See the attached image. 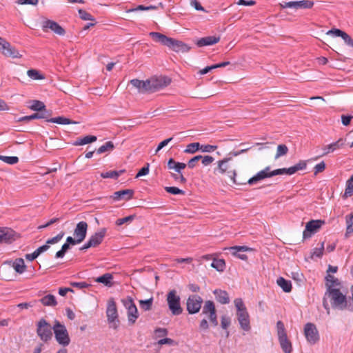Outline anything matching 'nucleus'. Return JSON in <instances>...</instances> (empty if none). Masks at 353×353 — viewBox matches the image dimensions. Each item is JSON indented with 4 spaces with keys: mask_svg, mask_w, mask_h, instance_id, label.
<instances>
[{
    "mask_svg": "<svg viewBox=\"0 0 353 353\" xmlns=\"http://www.w3.org/2000/svg\"><path fill=\"white\" fill-rule=\"evenodd\" d=\"M351 293L352 296L347 299L346 294L341 292L340 289L329 286L323 298V306L327 313L330 314V306L334 309L353 312V285L351 287Z\"/></svg>",
    "mask_w": 353,
    "mask_h": 353,
    "instance_id": "f257e3e1",
    "label": "nucleus"
},
{
    "mask_svg": "<svg viewBox=\"0 0 353 353\" xmlns=\"http://www.w3.org/2000/svg\"><path fill=\"white\" fill-rule=\"evenodd\" d=\"M325 279L326 290H328L329 286H330L332 288H336L335 287L341 285L339 280L330 274L326 275Z\"/></svg>",
    "mask_w": 353,
    "mask_h": 353,
    "instance_id": "c85d7f7f",
    "label": "nucleus"
},
{
    "mask_svg": "<svg viewBox=\"0 0 353 353\" xmlns=\"http://www.w3.org/2000/svg\"><path fill=\"white\" fill-rule=\"evenodd\" d=\"M3 54L7 57H11L13 59L21 58L22 57V54H21L19 50L14 46L9 48L8 51H6V52H3Z\"/></svg>",
    "mask_w": 353,
    "mask_h": 353,
    "instance_id": "a19ab883",
    "label": "nucleus"
},
{
    "mask_svg": "<svg viewBox=\"0 0 353 353\" xmlns=\"http://www.w3.org/2000/svg\"><path fill=\"white\" fill-rule=\"evenodd\" d=\"M70 246L67 243H65L61 246V250L56 252L55 258H63L65 256V253L70 250Z\"/></svg>",
    "mask_w": 353,
    "mask_h": 353,
    "instance_id": "09e8293b",
    "label": "nucleus"
},
{
    "mask_svg": "<svg viewBox=\"0 0 353 353\" xmlns=\"http://www.w3.org/2000/svg\"><path fill=\"white\" fill-rule=\"evenodd\" d=\"M234 303L236 308V314L241 328L245 332L250 331L251 329L250 315L242 299H235Z\"/></svg>",
    "mask_w": 353,
    "mask_h": 353,
    "instance_id": "7ed1b4c3",
    "label": "nucleus"
},
{
    "mask_svg": "<svg viewBox=\"0 0 353 353\" xmlns=\"http://www.w3.org/2000/svg\"><path fill=\"white\" fill-rule=\"evenodd\" d=\"M12 268L16 271V272L19 274H22L25 272L26 269V265H25L24 261L21 258H18L14 260L12 263Z\"/></svg>",
    "mask_w": 353,
    "mask_h": 353,
    "instance_id": "c756f323",
    "label": "nucleus"
},
{
    "mask_svg": "<svg viewBox=\"0 0 353 353\" xmlns=\"http://www.w3.org/2000/svg\"><path fill=\"white\" fill-rule=\"evenodd\" d=\"M271 172L272 171H270V167L268 166L263 170L256 173V174L251 177L250 179H248L246 183H248L249 185H254L263 179H265L266 178H270V176H261L260 175L262 172H264L266 174H270V172Z\"/></svg>",
    "mask_w": 353,
    "mask_h": 353,
    "instance_id": "a878e982",
    "label": "nucleus"
},
{
    "mask_svg": "<svg viewBox=\"0 0 353 353\" xmlns=\"http://www.w3.org/2000/svg\"><path fill=\"white\" fill-rule=\"evenodd\" d=\"M79 17L84 21H95L94 17L91 14H90L89 12H88L87 11H85L84 10L79 9Z\"/></svg>",
    "mask_w": 353,
    "mask_h": 353,
    "instance_id": "8fccbe9b",
    "label": "nucleus"
},
{
    "mask_svg": "<svg viewBox=\"0 0 353 353\" xmlns=\"http://www.w3.org/2000/svg\"><path fill=\"white\" fill-rule=\"evenodd\" d=\"M106 314L108 318V321L109 323H114L113 327L114 329H117L118 324L115 323V321L117 320V322H119L118 319V313H117V305L113 298H111L108 301V307L106 310Z\"/></svg>",
    "mask_w": 353,
    "mask_h": 353,
    "instance_id": "4468645a",
    "label": "nucleus"
},
{
    "mask_svg": "<svg viewBox=\"0 0 353 353\" xmlns=\"http://www.w3.org/2000/svg\"><path fill=\"white\" fill-rule=\"evenodd\" d=\"M149 35L155 42L165 46L176 52L185 53L189 52L191 49L190 46L182 41L168 37L160 32H151Z\"/></svg>",
    "mask_w": 353,
    "mask_h": 353,
    "instance_id": "f03ea898",
    "label": "nucleus"
},
{
    "mask_svg": "<svg viewBox=\"0 0 353 353\" xmlns=\"http://www.w3.org/2000/svg\"><path fill=\"white\" fill-rule=\"evenodd\" d=\"M39 114L37 112L34 113L31 115L24 116L17 119V122H29L33 119H39Z\"/></svg>",
    "mask_w": 353,
    "mask_h": 353,
    "instance_id": "4d7b16f0",
    "label": "nucleus"
},
{
    "mask_svg": "<svg viewBox=\"0 0 353 353\" xmlns=\"http://www.w3.org/2000/svg\"><path fill=\"white\" fill-rule=\"evenodd\" d=\"M345 32L340 30V29H337V28H333V29H331L330 30L327 31V34H332V35H334L335 37H340L342 38L343 35L344 34Z\"/></svg>",
    "mask_w": 353,
    "mask_h": 353,
    "instance_id": "338daca9",
    "label": "nucleus"
},
{
    "mask_svg": "<svg viewBox=\"0 0 353 353\" xmlns=\"http://www.w3.org/2000/svg\"><path fill=\"white\" fill-rule=\"evenodd\" d=\"M117 170H110L108 172L101 173V176L103 179L111 178V179H117L118 178H117Z\"/></svg>",
    "mask_w": 353,
    "mask_h": 353,
    "instance_id": "052dcab7",
    "label": "nucleus"
},
{
    "mask_svg": "<svg viewBox=\"0 0 353 353\" xmlns=\"http://www.w3.org/2000/svg\"><path fill=\"white\" fill-rule=\"evenodd\" d=\"M134 191L132 189H125L117 191L110 196V199L114 201L125 200L129 201L133 198Z\"/></svg>",
    "mask_w": 353,
    "mask_h": 353,
    "instance_id": "6ab92c4d",
    "label": "nucleus"
},
{
    "mask_svg": "<svg viewBox=\"0 0 353 353\" xmlns=\"http://www.w3.org/2000/svg\"><path fill=\"white\" fill-rule=\"evenodd\" d=\"M0 160L10 165H14L19 162V158L15 156L8 157L0 155Z\"/></svg>",
    "mask_w": 353,
    "mask_h": 353,
    "instance_id": "49530a36",
    "label": "nucleus"
},
{
    "mask_svg": "<svg viewBox=\"0 0 353 353\" xmlns=\"http://www.w3.org/2000/svg\"><path fill=\"white\" fill-rule=\"evenodd\" d=\"M216 300L221 304H228L230 301L228 293L221 289H216L213 291Z\"/></svg>",
    "mask_w": 353,
    "mask_h": 353,
    "instance_id": "b1692460",
    "label": "nucleus"
},
{
    "mask_svg": "<svg viewBox=\"0 0 353 353\" xmlns=\"http://www.w3.org/2000/svg\"><path fill=\"white\" fill-rule=\"evenodd\" d=\"M353 119V115L342 114L341 123L343 125L347 126L350 125L351 120Z\"/></svg>",
    "mask_w": 353,
    "mask_h": 353,
    "instance_id": "774afa93",
    "label": "nucleus"
},
{
    "mask_svg": "<svg viewBox=\"0 0 353 353\" xmlns=\"http://www.w3.org/2000/svg\"><path fill=\"white\" fill-rule=\"evenodd\" d=\"M345 141H346L345 139L341 138L336 142L332 143L326 145L323 148L324 152H323V155H326L331 152H334V150L343 147V145L345 143Z\"/></svg>",
    "mask_w": 353,
    "mask_h": 353,
    "instance_id": "393cba45",
    "label": "nucleus"
},
{
    "mask_svg": "<svg viewBox=\"0 0 353 353\" xmlns=\"http://www.w3.org/2000/svg\"><path fill=\"white\" fill-rule=\"evenodd\" d=\"M346 232L345 238H348L350 234L353 233V213H350L345 216Z\"/></svg>",
    "mask_w": 353,
    "mask_h": 353,
    "instance_id": "7c9ffc66",
    "label": "nucleus"
},
{
    "mask_svg": "<svg viewBox=\"0 0 353 353\" xmlns=\"http://www.w3.org/2000/svg\"><path fill=\"white\" fill-rule=\"evenodd\" d=\"M216 311L215 305L212 301L208 300L205 302L202 310V314L209 316Z\"/></svg>",
    "mask_w": 353,
    "mask_h": 353,
    "instance_id": "2f4dec72",
    "label": "nucleus"
},
{
    "mask_svg": "<svg viewBox=\"0 0 353 353\" xmlns=\"http://www.w3.org/2000/svg\"><path fill=\"white\" fill-rule=\"evenodd\" d=\"M39 114V119H43L47 122H49V120L51 119L50 117L52 114V111L50 110H47L46 108V110H41L39 112H37Z\"/></svg>",
    "mask_w": 353,
    "mask_h": 353,
    "instance_id": "5fc2aeb1",
    "label": "nucleus"
},
{
    "mask_svg": "<svg viewBox=\"0 0 353 353\" xmlns=\"http://www.w3.org/2000/svg\"><path fill=\"white\" fill-rule=\"evenodd\" d=\"M31 105L29 106V108L33 111H36L37 112H39L41 110H46V105L43 102L39 100H32L30 101Z\"/></svg>",
    "mask_w": 353,
    "mask_h": 353,
    "instance_id": "f704fd0d",
    "label": "nucleus"
},
{
    "mask_svg": "<svg viewBox=\"0 0 353 353\" xmlns=\"http://www.w3.org/2000/svg\"><path fill=\"white\" fill-rule=\"evenodd\" d=\"M307 166V162L306 161L301 160L296 165L292 166V173L293 174L296 173L299 170H303L306 168Z\"/></svg>",
    "mask_w": 353,
    "mask_h": 353,
    "instance_id": "3c124183",
    "label": "nucleus"
},
{
    "mask_svg": "<svg viewBox=\"0 0 353 353\" xmlns=\"http://www.w3.org/2000/svg\"><path fill=\"white\" fill-rule=\"evenodd\" d=\"M277 335L281 347L284 353H291L292 352V345L291 341L288 339L284 323L281 321L276 323Z\"/></svg>",
    "mask_w": 353,
    "mask_h": 353,
    "instance_id": "423d86ee",
    "label": "nucleus"
},
{
    "mask_svg": "<svg viewBox=\"0 0 353 353\" xmlns=\"http://www.w3.org/2000/svg\"><path fill=\"white\" fill-rule=\"evenodd\" d=\"M49 122L61 124V125L76 123L75 121H73L72 120H71L68 118L64 117H58L52 118L49 120Z\"/></svg>",
    "mask_w": 353,
    "mask_h": 353,
    "instance_id": "c9c22d12",
    "label": "nucleus"
},
{
    "mask_svg": "<svg viewBox=\"0 0 353 353\" xmlns=\"http://www.w3.org/2000/svg\"><path fill=\"white\" fill-rule=\"evenodd\" d=\"M28 76L34 80H42L45 76L36 69H30L27 72Z\"/></svg>",
    "mask_w": 353,
    "mask_h": 353,
    "instance_id": "ea45409f",
    "label": "nucleus"
},
{
    "mask_svg": "<svg viewBox=\"0 0 353 353\" xmlns=\"http://www.w3.org/2000/svg\"><path fill=\"white\" fill-rule=\"evenodd\" d=\"M200 148L201 144L199 142L191 143L187 145L184 152L188 154H194L199 150Z\"/></svg>",
    "mask_w": 353,
    "mask_h": 353,
    "instance_id": "37998d69",
    "label": "nucleus"
},
{
    "mask_svg": "<svg viewBox=\"0 0 353 353\" xmlns=\"http://www.w3.org/2000/svg\"><path fill=\"white\" fill-rule=\"evenodd\" d=\"M52 330L51 325L45 319L42 318L37 323V334L45 343L52 339Z\"/></svg>",
    "mask_w": 353,
    "mask_h": 353,
    "instance_id": "6e6552de",
    "label": "nucleus"
},
{
    "mask_svg": "<svg viewBox=\"0 0 353 353\" xmlns=\"http://www.w3.org/2000/svg\"><path fill=\"white\" fill-rule=\"evenodd\" d=\"M136 217V214H132L121 219H118L116 221V225H121L126 223L132 222Z\"/></svg>",
    "mask_w": 353,
    "mask_h": 353,
    "instance_id": "6e6d98bb",
    "label": "nucleus"
},
{
    "mask_svg": "<svg viewBox=\"0 0 353 353\" xmlns=\"http://www.w3.org/2000/svg\"><path fill=\"white\" fill-rule=\"evenodd\" d=\"M202 156L197 155L190 159L188 162V166L189 168L192 169L196 166V163L201 160Z\"/></svg>",
    "mask_w": 353,
    "mask_h": 353,
    "instance_id": "680f3d73",
    "label": "nucleus"
},
{
    "mask_svg": "<svg viewBox=\"0 0 353 353\" xmlns=\"http://www.w3.org/2000/svg\"><path fill=\"white\" fill-rule=\"evenodd\" d=\"M153 304V297H151L146 300H140L139 305L140 307L144 311H149L152 309Z\"/></svg>",
    "mask_w": 353,
    "mask_h": 353,
    "instance_id": "79ce46f5",
    "label": "nucleus"
},
{
    "mask_svg": "<svg viewBox=\"0 0 353 353\" xmlns=\"http://www.w3.org/2000/svg\"><path fill=\"white\" fill-rule=\"evenodd\" d=\"M225 250H228L230 253L235 257L240 259L243 261L248 260V256L245 254H240V252H246L252 250V248L246 245H235L232 247L225 248Z\"/></svg>",
    "mask_w": 353,
    "mask_h": 353,
    "instance_id": "a211bd4d",
    "label": "nucleus"
},
{
    "mask_svg": "<svg viewBox=\"0 0 353 353\" xmlns=\"http://www.w3.org/2000/svg\"><path fill=\"white\" fill-rule=\"evenodd\" d=\"M325 224V221L321 219L311 220L306 223L305 228L303 232V239L310 238L314 234Z\"/></svg>",
    "mask_w": 353,
    "mask_h": 353,
    "instance_id": "f8f14e48",
    "label": "nucleus"
},
{
    "mask_svg": "<svg viewBox=\"0 0 353 353\" xmlns=\"http://www.w3.org/2000/svg\"><path fill=\"white\" fill-rule=\"evenodd\" d=\"M12 46L4 38L1 37L0 40V52L3 54V52H6L9 50Z\"/></svg>",
    "mask_w": 353,
    "mask_h": 353,
    "instance_id": "864d4df0",
    "label": "nucleus"
},
{
    "mask_svg": "<svg viewBox=\"0 0 353 353\" xmlns=\"http://www.w3.org/2000/svg\"><path fill=\"white\" fill-rule=\"evenodd\" d=\"M203 303V299L197 294L190 295L186 302V309L190 314L198 313Z\"/></svg>",
    "mask_w": 353,
    "mask_h": 353,
    "instance_id": "9b49d317",
    "label": "nucleus"
},
{
    "mask_svg": "<svg viewBox=\"0 0 353 353\" xmlns=\"http://www.w3.org/2000/svg\"><path fill=\"white\" fill-rule=\"evenodd\" d=\"M304 333L307 341L311 344H315L319 340V332L314 323H306L304 327Z\"/></svg>",
    "mask_w": 353,
    "mask_h": 353,
    "instance_id": "2eb2a0df",
    "label": "nucleus"
},
{
    "mask_svg": "<svg viewBox=\"0 0 353 353\" xmlns=\"http://www.w3.org/2000/svg\"><path fill=\"white\" fill-rule=\"evenodd\" d=\"M39 301L45 306H56L57 305V301L56 298L52 294H48L43 298H41Z\"/></svg>",
    "mask_w": 353,
    "mask_h": 353,
    "instance_id": "473e14b6",
    "label": "nucleus"
},
{
    "mask_svg": "<svg viewBox=\"0 0 353 353\" xmlns=\"http://www.w3.org/2000/svg\"><path fill=\"white\" fill-rule=\"evenodd\" d=\"M231 324V319L230 316H228L226 315H223L221 316V327L226 330V336L228 337L229 336V332L227 330L229 326Z\"/></svg>",
    "mask_w": 353,
    "mask_h": 353,
    "instance_id": "c03bdc74",
    "label": "nucleus"
},
{
    "mask_svg": "<svg viewBox=\"0 0 353 353\" xmlns=\"http://www.w3.org/2000/svg\"><path fill=\"white\" fill-rule=\"evenodd\" d=\"M220 41V37L218 36H208L202 37L198 39L196 42V45L198 47H203L207 46H212L218 43Z\"/></svg>",
    "mask_w": 353,
    "mask_h": 353,
    "instance_id": "5701e85b",
    "label": "nucleus"
},
{
    "mask_svg": "<svg viewBox=\"0 0 353 353\" xmlns=\"http://www.w3.org/2000/svg\"><path fill=\"white\" fill-rule=\"evenodd\" d=\"M324 250V242L321 243V245L319 248H316L314 249L312 252V256H315L318 258H321L323 256Z\"/></svg>",
    "mask_w": 353,
    "mask_h": 353,
    "instance_id": "0e129e2a",
    "label": "nucleus"
},
{
    "mask_svg": "<svg viewBox=\"0 0 353 353\" xmlns=\"http://www.w3.org/2000/svg\"><path fill=\"white\" fill-rule=\"evenodd\" d=\"M97 139L96 136L94 135H87L82 138H79L74 143V145H83L88 143H93L96 141Z\"/></svg>",
    "mask_w": 353,
    "mask_h": 353,
    "instance_id": "72a5a7b5",
    "label": "nucleus"
},
{
    "mask_svg": "<svg viewBox=\"0 0 353 353\" xmlns=\"http://www.w3.org/2000/svg\"><path fill=\"white\" fill-rule=\"evenodd\" d=\"M49 29L60 36H63L65 34V29L58 23L52 20L47 19L42 23V30L44 32H48Z\"/></svg>",
    "mask_w": 353,
    "mask_h": 353,
    "instance_id": "f3484780",
    "label": "nucleus"
},
{
    "mask_svg": "<svg viewBox=\"0 0 353 353\" xmlns=\"http://www.w3.org/2000/svg\"><path fill=\"white\" fill-rule=\"evenodd\" d=\"M65 233L64 232L61 231V232H59L57 236L51 238V239H49L46 241V243L49 245L50 244L52 245V244H55L57 243H58L59 241H61V239L63 237Z\"/></svg>",
    "mask_w": 353,
    "mask_h": 353,
    "instance_id": "13d9d810",
    "label": "nucleus"
},
{
    "mask_svg": "<svg viewBox=\"0 0 353 353\" xmlns=\"http://www.w3.org/2000/svg\"><path fill=\"white\" fill-rule=\"evenodd\" d=\"M157 344L159 345H168L170 346H176L178 343L170 338H164L158 341Z\"/></svg>",
    "mask_w": 353,
    "mask_h": 353,
    "instance_id": "603ef678",
    "label": "nucleus"
},
{
    "mask_svg": "<svg viewBox=\"0 0 353 353\" xmlns=\"http://www.w3.org/2000/svg\"><path fill=\"white\" fill-rule=\"evenodd\" d=\"M52 328L57 343L63 347L68 346L70 343V338L66 327L59 321H55Z\"/></svg>",
    "mask_w": 353,
    "mask_h": 353,
    "instance_id": "39448f33",
    "label": "nucleus"
},
{
    "mask_svg": "<svg viewBox=\"0 0 353 353\" xmlns=\"http://www.w3.org/2000/svg\"><path fill=\"white\" fill-rule=\"evenodd\" d=\"M106 232L107 229L105 228H103L90 236L89 239L93 245V248L97 247L102 243Z\"/></svg>",
    "mask_w": 353,
    "mask_h": 353,
    "instance_id": "4be33fe9",
    "label": "nucleus"
},
{
    "mask_svg": "<svg viewBox=\"0 0 353 353\" xmlns=\"http://www.w3.org/2000/svg\"><path fill=\"white\" fill-rule=\"evenodd\" d=\"M154 334L157 338H161L167 336L168 331L166 328L157 327L154 330Z\"/></svg>",
    "mask_w": 353,
    "mask_h": 353,
    "instance_id": "e2e57ef3",
    "label": "nucleus"
},
{
    "mask_svg": "<svg viewBox=\"0 0 353 353\" xmlns=\"http://www.w3.org/2000/svg\"><path fill=\"white\" fill-rule=\"evenodd\" d=\"M20 238V234L10 228H0V243L11 244Z\"/></svg>",
    "mask_w": 353,
    "mask_h": 353,
    "instance_id": "ddd939ff",
    "label": "nucleus"
},
{
    "mask_svg": "<svg viewBox=\"0 0 353 353\" xmlns=\"http://www.w3.org/2000/svg\"><path fill=\"white\" fill-rule=\"evenodd\" d=\"M130 83L137 88L139 93H150L148 88L150 81H148V79L143 81L138 79H133L130 81Z\"/></svg>",
    "mask_w": 353,
    "mask_h": 353,
    "instance_id": "aec40b11",
    "label": "nucleus"
},
{
    "mask_svg": "<svg viewBox=\"0 0 353 353\" xmlns=\"http://www.w3.org/2000/svg\"><path fill=\"white\" fill-rule=\"evenodd\" d=\"M353 194V174L350 179L346 181V187L345 190L343 198H347Z\"/></svg>",
    "mask_w": 353,
    "mask_h": 353,
    "instance_id": "e433bc0d",
    "label": "nucleus"
},
{
    "mask_svg": "<svg viewBox=\"0 0 353 353\" xmlns=\"http://www.w3.org/2000/svg\"><path fill=\"white\" fill-rule=\"evenodd\" d=\"M113 276L110 273H105L96 279L97 283H103L105 286L111 287L113 283L112 282Z\"/></svg>",
    "mask_w": 353,
    "mask_h": 353,
    "instance_id": "cd10ccee",
    "label": "nucleus"
},
{
    "mask_svg": "<svg viewBox=\"0 0 353 353\" xmlns=\"http://www.w3.org/2000/svg\"><path fill=\"white\" fill-rule=\"evenodd\" d=\"M288 152V148L285 144H280L277 146L275 159H278L281 156L285 155Z\"/></svg>",
    "mask_w": 353,
    "mask_h": 353,
    "instance_id": "a18cd8bd",
    "label": "nucleus"
},
{
    "mask_svg": "<svg viewBox=\"0 0 353 353\" xmlns=\"http://www.w3.org/2000/svg\"><path fill=\"white\" fill-rule=\"evenodd\" d=\"M232 160V157H226L223 159L218 161V166L214 168V173L215 174H221L226 175L234 184L236 185H245L247 183L243 181H239L236 179V171L232 168L228 162Z\"/></svg>",
    "mask_w": 353,
    "mask_h": 353,
    "instance_id": "20e7f679",
    "label": "nucleus"
},
{
    "mask_svg": "<svg viewBox=\"0 0 353 353\" xmlns=\"http://www.w3.org/2000/svg\"><path fill=\"white\" fill-rule=\"evenodd\" d=\"M280 6L282 8H294L295 10L298 9H308L312 8L314 6V2L310 0H302L297 1H283L280 3Z\"/></svg>",
    "mask_w": 353,
    "mask_h": 353,
    "instance_id": "dca6fc26",
    "label": "nucleus"
},
{
    "mask_svg": "<svg viewBox=\"0 0 353 353\" xmlns=\"http://www.w3.org/2000/svg\"><path fill=\"white\" fill-rule=\"evenodd\" d=\"M165 190L168 193L171 194H174V195H176V194L184 195L185 193L184 190H181L179 188L174 187V186L165 187Z\"/></svg>",
    "mask_w": 353,
    "mask_h": 353,
    "instance_id": "de8ad7c7",
    "label": "nucleus"
},
{
    "mask_svg": "<svg viewBox=\"0 0 353 353\" xmlns=\"http://www.w3.org/2000/svg\"><path fill=\"white\" fill-rule=\"evenodd\" d=\"M211 266L219 272H223L225 268V262L223 259H214Z\"/></svg>",
    "mask_w": 353,
    "mask_h": 353,
    "instance_id": "58836bf2",
    "label": "nucleus"
},
{
    "mask_svg": "<svg viewBox=\"0 0 353 353\" xmlns=\"http://www.w3.org/2000/svg\"><path fill=\"white\" fill-rule=\"evenodd\" d=\"M148 81H150L148 86L150 93L155 92L167 87L172 81L171 79L167 76H154L149 79Z\"/></svg>",
    "mask_w": 353,
    "mask_h": 353,
    "instance_id": "9d476101",
    "label": "nucleus"
},
{
    "mask_svg": "<svg viewBox=\"0 0 353 353\" xmlns=\"http://www.w3.org/2000/svg\"><path fill=\"white\" fill-rule=\"evenodd\" d=\"M166 301L172 315L178 316L182 314L183 308L181 306V299L175 290H172L168 293Z\"/></svg>",
    "mask_w": 353,
    "mask_h": 353,
    "instance_id": "0eeeda50",
    "label": "nucleus"
},
{
    "mask_svg": "<svg viewBox=\"0 0 353 353\" xmlns=\"http://www.w3.org/2000/svg\"><path fill=\"white\" fill-rule=\"evenodd\" d=\"M276 283L283 290V292L288 293L292 291V283L290 280H287L283 277L280 276L277 279Z\"/></svg>",
    "mask_w": 353,
    "mask_h": 353,
    "instance_id": "bb28decb",
    "label": "nucleus"
},
{
    "mask_svg": "<svg viewBox=\"0 0 353 353\" xmlns=\"http://www.w3.org/2000/svg\"><path fill=\"white\" fill-rule=\"evenodd\" d=\"M114 145L112 141H109L97 150V154H102L106 152H110L114 149Z\"/></svg>",
    "mask_w": 353,
    "mask_h": 353,
    "instance_id": "4c0bfd02",
    "label": "nucleus"
},
{
    "mask_svg": "<svg viewBox=\"0 0 353 353\" xmlns=\"http://www.w3.org/2000/svg\"><path fill=\"white\" fill-rule=\"evenodd\" d=\"M149 166H150V164L148 163H146L145 166H143L142 168H141L139 170L135 178L137 179L141 176L147 175L149 172Z\"/></svg>",
    "mask_w": 353,
    "mask_h": 353,
    "instance_id": "bf43d9fd",
    "label": "nucleus"
},
{
    "mask_svg": "<svg viewBox=\"0 0 353 353\" xmlns=\"http://www.w3.org/2000/svg\"><path fill=\"white\" fill-rule=\"evenodd\" d=\"M121 302L127 309L128 323L130 325H134L139 317V312L133 299L128 296L126 298L123 299Z\"/></svg>",
    "mask_w": 353,
    "mask_h": 353,
    "instance_id": "1a4fd4ad",
    "label": "nucleus"
},
{
    "mask_svg": "<svg viewBox=\"0 0 353 353\" xmlns=\"http://www.w3.org/2000/svg\"><path fill=\"white\" fill-rule=\"evenodd\" d=\"M88 223L85 221H80L74 230V236L82 242L86 237Z\"/></svg>",
    "mask_w": 353,
    "mask_h": 353,
    "instance_id": "412c9836",
    "label": "nucleus"
},
{
    "mask_svg": "<svg viewBox=\"0 0 353 353\" xmlns=\"http://www.w3.org/2000/svg\"><path fill=\"white\" fill-rule=\"evenodd\" d=\"M217 148V145H201L200 150L203 152H211L214 151Z\"/></svg>",
    "mask_w": 353,
    "mask_h": 353,
    "instance_id": "69168bd1",
    "label": "nucleus"
}]
</instances>
